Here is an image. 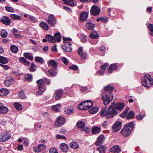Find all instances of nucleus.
I'll return each mask as SVG.
<instances>
[{"instance_id":"obj_1","label":"nucleus","mask_w":153,"mask_h":153,"mask_svg":"<svg viewBox=\"0 0 153 153\" xmlns=\"http://www.w3.org/2000/svg\"><path fill=\"white\" fill-rule=\"evenodd\" d=\"M125 106L124 103L118 102L115 103L113 102L107 109L106 108H102L100 112V115L102 117L105 116L107 119L112 118L122 111Z\"/></svg>"},{"instance_id":"obj_2","label":"nucleus","mask_w":153,"mask_h":153,"mask_svg":"<svg viewBox=\"0 0 153 153\" xmlns=\"http://www.w3.org/2000/svg\"><path fill=\"white\" fill-rule=\"evenodd\" d=\"M105 91L103 92L101 96L104 104L107 105L113 100L112 91H114V87L108 85L105 87Z\"/></svg>"},{"instance_id":"obj_3","label":"nucleus","mask_w":153,"mask_h":153,"mask_svg":"<svg viewBox=\"0 0 153 153\" xmlns=\"http://www.w3.org/2000/svg\"><path fill=\"white\" fill-rule=\"evenodd\" d=\"M134 126L132 122H130L126 124L124 128L121 130V133L125 137L129 136L132 131Z\"/></svg>"},{"instance_id":"obj_4","label":"nucleus","mask_w":153,"mask_h":153,"mask_svg":"<svg viewBox=\"0 0 153 153\" xmlns=\"http://www.w3.org/2000/svg\"><path fill=\"white\" fill-rule=\"evenodd\" d=\"M48 63L49 68L51 69L49 71V73L51 75L55 76L58 72V64L53 59L49 60Z\"/></svg>"},{"instance_id":"obj_5","label":"nucleus","mask_w":153,"mask_h":153,"mask_svg":"<svg viewBox=\"0 0 153 153\" xmlns=\"http://www.w3.org/2000/svg\"><path fill=\"white\" fill-rule=\"evenodd\" d=\"M141 83L143 86L149 88L150 85L153 84V79H152L150 75L146 74L142 78Z\"/></svg>"},{"instance_id":"obj_6","label":"nucleus","mask_w":153,"mask_h":153,"mask_svg":"<svg viewBox=\"0 0 153 153\" xmlns=\"http://www.w3.org/2000/svg\"><path fill=\"white\" fill-rule=\"evenodd\" d=\"M64 39L63 45L62 46L63 49L66 52H70L72 51L71 43L68 42L71 40V39Z\"/></svg>"},{"instance_id":"obj_7","label":"nucleus","mask_w":153,"mask_h":153,"mask_svg":"<svg viewBox=\"0 0 153 153\" xmlns=\"http://www.w3.org/2000/svg\"><path fill=\"white\" fill-rule=\"evenodd\" d=\"M11 133L9 132L2 133L0 135V143L7 141L11 138Z\"/></svg>"},{"instance_id":"obj_8","label":"nucleus","mask_w":153,"mask_h":153,"mask_svg":"<svg viewBox=\"0 0 153 153\" xmlns=\"http://www.w3.org/2000/svg\"><path fill=\"white\" fill-rule=\"evenodd\" d=\"M46 22L50 26H53L55 25L56 23V19L54 16L53 14H50Z\"/></svg>"},{"instance_id":"obj_9","label":"nucleus","mask_w":153,"mask_h":153,"mask_svg":"<svg viewBox=\"0 0 153 153\" xmlns=\"http://www.w3.org/2000/svg\"><path fill=\"white\" fill-rule=\"evenodd\" d=\"M36 82L39 84V91H38L37 93V95L38 94H42L43 92L44 91L45 89L44 88V82L43 78L39 80H38Z\"/></svg>"},{"instance_id":"obj_10","label":"nucleus","mask_w":153,"mask_h":153,"mask_svg":"<svg viewBox=\"0 0 153 153\" xmlns=\"http://www.w3.org/2000/svg\"><path fill=\"white\" fill-rule=\"evenodd\" d=\"M122 123L119 121L116 122L112 126L113 131L114 132H117L121 129L122 127Z\"/></svg>"},{"instance_id":"obj_11","label":"nucleus","mask_w":153,"mask_h":153,"mask_svg":"<svg viewBox=\"0 0 153 153\" xmlns=\"http://www.w3.org/2000/svg\"><path fill=\"white\" fill-rule=\"evenodd\" d=\"M65 122V119L62 116H59L55 121V125L57 127H60L64 124Z\"/></svg>"},{"instance_id":"obj_12","label":"nucleus","mask_w":153,"mask_h":153,"mask_svg":"<svg viewBox=\"0 0 153 153\" xmlns=\"http://www.w3.org/2000/svg\"><path fill=\"white\" fill-rule=\"evenodd\" d=\"M13 82V79L11 76L7 77L4 82V84L7 87L10 86Z\"/></svg>"},{"instance_id":"obj_13","label":"nucleus","mask_w":153,"mask_h":153,"mask_svg":"<svg viewBox=\"0 0 153 153\" xmlns=\"http://www.w3.org/2000/svg\"><path fill=\"white\" fill-rule=\"evenodd\" d=\"M100 11V9L97 6L94 5L92 7L91 11L92 15L96 16L99 14Z\"/></svg>"},{"instance_id":"obj_14","label":"nucleus","mask_w":153,"mask_h":153,"mask_svg":"<svg viewBox=\"0 0 153 153\" xmlns=\"http://www.w3.org/2000/svg\"><path fill=\"white\" fill-rule=\"evenodd\" d=\"M63 94V91L61 89L57 90L55 92V98L58 100L61 98Z\"/></svg>"},{"instance_id":"obj_15","label":"nucleus","mask_w":153,"mask_h":153,"mask_svg":"<svg viewBox=\"0 0 153 153\" xmlns=\"http://www.w3.org/2000/svg\"><path fill=\"white\" fill-rule=\"evenodd\" d=\"M8 111V109L6 106L0 103V114H4L7 113Z\"/></svg>"},{"instance_id":"obj_16","label":"nucleus","mask_w":153,"mask_h":153,"mask_svg":"<svg viewBox=\"0 0 153 153\" xmlns=\"http://www.w3.org/2000/svg\"><path fill=\"white\" fill-rule=\"evenodd\" d=\"M83 102L85 108V110L89 109L93 105V102L91 101L87 100Z\"/></svg>"},{"instance_id":"obj_17","label":"nucleus","mask_w":153,"mask_h":153,"mask_svg":"<svg viewBox=\"0 0 153 153\" xmlns=\"http://www.w3.org/2000/svg\"><path fill=\"white\" fill-rule=\"evenodd\" d=\"M46 147L45 145L40 144H39L38 146L34 147L33 150L35 152H38L45 149Z\"/></svg>"},{"instance_id":"obj_18","label":"nucleus","mask_w":153,"mask_h":153,"mask_svg":"<svg viewBox=\"0 0 153 153\" xmlns=\"http://www.w3.org/2000/svg\"><path fill=\"white\" fill-rule=\"evenodd\" d=\"M88 16V13L83 12L80 15V19L82 21H85L87 19Z\"/></svg>"},{"instance_id":"obj_19","label":"nucleus","mask_w":153,"mask_h":153,"mask_svg":"<svg viewBox=\"0 0 153 153\" xmlns=\"http://www.w3.org/2000/svg\"><path fill=\"white\" fill-rule=\"evenodd\" d=\"M1 21L4 24L7 25H9L10 23V19L6 16H4L3 18L1 20Z\"/></svg>"},{"instance_id":"obj_20","label":"nucleus","mask_w":153,"mask_h":153,"mask_svg":"<svg viewBox=\"0 0 153 153\" xmlns=\"http://www.w3.org/2000/svg\"><path fill=\"white\" fill-rule=\"evenodd\" d=\"M54 38H61L62 37L59 32L56 33L54 34ZM45 38H54L52 36L49 34H47L45 36Z\"/></svg>"},{"instance_id":"obj_21","label":"nucleus","mask_w":153,"mask_h":153,"mask_svg":"<svg viewBox=\"0 0 153 153\" xmlns=\"http://www.w3.org/2000/svg\"><path fill=\"white\" fill-rule=\"evenodd\" d=\"M86 28L89 30H93L95 27V25L91 22H88L86 24Z\"/></svg>"},{"instance_id":"obj_22","label":"nucleus","mask_w":153,"mask_h":153,"mask_svg":"<svg viewBox=\"0 0 153 153\" xmlns=\"http://www.w3.org/2000/svg\"><path fill=\"white\" fill-rule=\"evenodd\" d=\"M9 93V90L7 89L1 88L0 89V96H6Z\"/></svg>"},{"instance_id":"obj_23","label":"nucleus","mask_w":153,"mask_h":153,"mask_svg":"<svg viewBox=\"0 0 153 153\" xmlns=\"http://www.w3.org/2000/svg\"><path fill=\"white\" fill-rule=\"evenodd\" d=\"M118 68L117 65L115 63L111 64L109 67L108 72L112 73L113 70H114L117 69Z\"/></svg>"},{"instance_id":"obj_24","label":"nucleus","mask_w":153,"mask_h":153,"mask_svg":"<svg viewBox=\"0 0 153 153\" xmlns=\"http://www.w3.org/2000/svg\"><path fill=\"white\" fill-rule=\"evenodd\" d=\"M60 147L61 150L64 152H66L68 150V147L65 143H62L60 144Z\"/></svg>"},{"instance_id":"obj_25","label":"nucleus","mask_w":153,"mask_h":153,"mask_svg":"<svg viewBox=\"0 0 153 153\" xmlns=\"http://www.w3.org/2000/svg\"><path fill=\"white\" fill-rule=\"evenodd\" d=\"M12 32L13 33L15 37L18 38L22 37L21 35L20 34V32L16 29H13Z\"/></svg>"},{"instance_id":"obj_26","label":"nucleus","mask_w":153,"mask_h":153,"mask_svg":"<svg viewBox=\"0 0 153 153\" xmlns=\"http://www.w3.org/2000/svg\"><path fill=\"white\" fill-rule=\"evenodd\" d=\"M101 130V128L97 126L93 127L92 129V132L94 134H97L99 133Z\"/></svg>"},{"instance_id":"obj_27","label":"nucleus","mask_w":153,"mask_h":153,"mask_svg":"<svg viewBox=\"0 0 153 153\" xmlns=\"http://www.w3.org/2000/svg\"><path fill=\"white\" fill-rule=\"evenodd\" d=\"M120 149L119 147L117 146H113L110 149V151L112 152H120Z\"/></svg>"},{"instance_id":"obj_28","label":"nucleus","mask_w":153,"mask_h":153,"mask_svg":"<svg viewBox=\"0 0 153 153\" xmlns=\"http://www.w3.org/2000/svg\"><path fill=\"white\" fill-rule=\"evenodd\" d=\"M61 108V105L60 104H58L56 105H53L52 106V109L55 111H59Z\"/></svg>"},{"instance_id":"obj_29","label":"nucleus","mask_w":153,"mask_h":153,"mask_svg":"<svg viewBox=\"0 0 153 153\" xmlns=\"http://www.w3.org/2000/svg\"><path fill=\"white\" fill-rule=\"evenodd\" d=\"M89 36L91 38H97L99 37V36L97 33L95 31L92 32Z\"/></svg>"},{"instance_id":"obj_30","label":"nucleus","mask_w":153,"mask_h":153,"mask_svg":"<svg viewBox=\"0 0 153 153\" xmlns=\"http://www.w3.org/2000/svg\"><path fill=\"white\" fill-rule=\"evenodd\" d=\"M10 50L12 53H17L18 52V48L16 45H12L10 47Z\"/></svg>"},{"instance_id":"obj_31","label":"nucleus","mask_w":153,"mask_h":153,"mask_svg":"<svg viewBox=\"0 0 153 153\" xmlns=\"http://www.w3.org/2000/svg\"><path fill=\"white\" fill-rule=\"evenodd\" d=\"M100 153H103L105 152L106 147L105 146H102L97 149Z\"/></svg>"},{"instance_id":"obj_32","label":"nucleus","mask_w":153,"mask_h":153,"mask_svg":"<svg viewBox=\"0 0 153 153\" xmlns=\"http://www.w3.org/2000/svg\"><path fill=\"white\" fill-rule=\"evenodd\" d=\"M40 26L44 30H48L49 29L47 23H46L42 22L40 23Z\"/></svg>"},{"instance_id":"obj_33","label":"nucleus","mask_w":153,"mask_h":153,"mask_svg":"<svg viewBox=\"0 0 153 153\" xmlns=\"http://www.w3.org/2000/svg\"><path fill=\"white\" fill-rule=\"evenodd\" d=\"M65 3L72 7L74 6V4L73 0H62Z\"/></svg>"},{"instance_id":"obj_34","label":"nucleus","mask_w":153,"mask_h":153,"mask_svg":"<svg viewBox=\"0 0 153 153\" xmlns=\"http://www.w3.org/2000/svg\"><path fill=\"white\" fill-rule=\"evenodd\" d=\"M8 59L4 57L0 56V62L1 63L5 64L8 62Z\"/></svg>"},{"instance_id":"obj_35","label":"nucleus","mask_w":153,"mask_h":153,"mask_svg":"<svg viewBox=\"0 0 153 153\" xmlns=\"http://www.w3.org/2000/svg\"><path fill=\"white\" fill-rule=\"evenodd\" d=\"M25 79L28 81H31L32 79V76L30 74H26L25 76Z\"/></svg>"},{"instance_id":"obj_36","label":"nucleus","mask_w":153,"mask_h":153,"mask_svg":"<svg viewBox=\"0 0 153 153\" xmlns=\"http://www.w3.org/2000/svg\"><path fill=\"white\" fill-rule=\"evenodd\" d=\"M85 123L82 121L78 122L77 123V126L79 128H82L85 127Z\"/></svg>"},{"instance_id":"obj_37","label":"nucleus","mask_w":153,"mask_h":153,"mask_svg":"<svg viewBox=\"0 0 153 153\" xmlns=\"http://www.w3.org/2000/svg\"><path fill=\"white\" fill-rule=\"evenodd\" d=\"M98 108L96 107H93L92 108L89 110V112L90 113L94 114L97 112Z\"/></svg>"},{"instance_id":"obj_38","label":"nucleus","mask_w":153,"mask_h":153,"mask_svg":"<svg viewBox=\"0 0 153 153\" xmlns=\"http://www.w3.org/2000/svg\"><path fill=\"white\" fill-rule=\"evenodd\" d=\"M70 145L71 148L75 149H77L79 147L78 145L76 142L71 143Z\"/></svg>"},{"instance_id":"obj_39","label":"nucleus","mask_w":153,"mask_h":153,"mask_svg":"<svg viewBox=\"0 0 153 153\" xmlns=\"http://www.w3.org/2000/svg\"><path fill=\"white\" fill-rule=\"evenodd\" d=\"M24 56L28 59L29 60L31 61H32L33 59V57L32 55H31L29 53H24Z\"/></svg>"},{"instance_id":"obj_40","label":"nucleus","mask_w":153,"mask_h":153,"mask_svg":"<svg viewBox=\"0 0 153 153\" xmlns=\"http://www.w3.org/2000/svg\"><path fill=\"white\" fill-rule=\"evenodd\" d=\"M134 115V112L132 111H130L128 114L127 119H132Z\"/></svg>"},{"instance_id":"obj_41","label":"nucleus","mask_w":153,"mask_h":153,"mask_svg":"<svg viewBox=\"0 0 153 153\" xmlns=\"http://www.w3.org/2000/svg\"><path fill=\"white\" fill-rule=\"evenodd\" d=\"M10 16L13 20H20L21 19L20 16L15 14H11L10 15Z\"/></svg>"},{"instance_id":"obj_42","label":"nucleus","mask_w":153,"mask_h":153,"mask_svg":"<svg viewBox=\"0 0 153 153\" xmlns=\"http://www.w3.org/2000/svg\"><path fill=\"white\" fill-rule=\"evenodd\" d=\"M7 35V33L5 30H2L1 31V35L2 38H6Z\"/></svg>"},{"instance_id":"obj_43","label":"nucleus","mask_w":153,"mask_h":153,"mask_svg":"<svg viewBox=\"0 0 153 153\" xmlns=\"http://www.w3.org/2000/svg\"><path fill=\"white\" fill-rule=\"evenodd\" d=\"M14 106L16 109L19 111L22 108L21 104L17 102L15 103L14 104Z\"/></svg>"},{"instance_id":"obj_44","label":"nucleus","mask_w":153,"mask_h":153,"mask_svg":"<svg viewBox=\"0 0 153 153\" xmlns=\"http://www.w3.org/2000/svg\"><path fill=\"white\" fill-rule=\"evenodd\" d=\"M65 114H71L74 113L73 108H68L65 110Z\"/></svg>"},{"instance_id":"obj_45","label":"nucleus","mask_w":153,"mask_h":153,"mask_svg":"<svg viewBox=\"0 0 153 153\" xmlns=\"http://www.w3.org/2000/svg\"><path fill=\"white\" fill-rule=\"evenodd\" d=\"M35 60L36 62H39L40 63H42L44 62L43 59L42 57L39 56L35 58Z\"/></svg>"},{"instance_id":"obj_46","label":"nucleus","mask_w":153,"mask_h":153,"mask_svg":"<svg viewBox=\"0 0 153 153\" xmlns=\"http://www.w3.org/2000/svg\"><path fill=\"white\" fill-rule=\"evenodd\" d=\"M129 109V108H128L123 113L120 114V116L123 118L125 117L126 116L127 114L128 113Z\"/></svg>"},{"instance_id":"obj_47","label":"nucleus","mask_w":153,"mask_h":153,"mask_svg":"<svg viewBox=\"0 0 153 153\" xmlns=\"http://www.w3.org/2000/svg\"><path fill=\"white\" fill-rule=\"evenodd\" d=\"M105 139L104 136L103 135H100L97 138V140L98 142L102 143Z\"/></svg>"},{"instance_id":"obj_48","label":"nucleus","mask_w":153,"mask_h":153,"mask_svg":"<svg viewBox=\"0 0 153 153\" xmlns=\"http://www.w3.org/2000/svg\"><path fill=\"white\" fill-rule=\"evenodd\" d=\"M89 39V42L91 44L95 45L96 44L97 42L98 41L96 40L95 39Z\"/></svg>"},{"instance_id":"obj_49","label":"nucleus","mask_w":153,"mask_h":153,"mask_svg":"<svg viewBox=\"0 0 153 153\" xmlns=\"http://www.w3.org/2000/svg\"><path fill=\"white\" fill-rule=\"evenodd\" d=\"M84 105V102H82L78 106L79 108L81 110H85Z\"/></svg>"},{"instance_id":"obj_50","label":"nucleus","mask_w":153,"mask_h":153,"mask_svg":"<svg viewBox=\"0 0 153 153\" xmlns=\"http://www.w3.org/2000/svg\"><path fill=\"white\" fill-rule=\"evenodd\" d=\"M55 137L56 138L58 139H66V138L64 136L58 134L56 135Z\"/></svg>"},{"instance_id":"obj_51","label":"nucleus","mask_w":153,"mask_h":153,"mask_svg":"<svg viewBox=\"0 0 153 153\" xmlns=\"http://www.w3.org/2000/svg\"><path fill=\"white\" fill-rule=\"evenodd\" d=\"M19 96L22 98H24L25 97V94L23 91H21L19 93Z\"/></svg>"},{"instance_id":"obj_52","label":"nucleus","mask_w":153,"mask_h":153,"mask_svg":"<svg viewBox=\"0 0 153 153\" xmlns=\"http://www.w3.org/2000/svg\"><path fill=\"white\" fill-rule=\"evenodd\" d=\"M62 62L65 64L67 65L68 64V60L65 57H63L62 58Z\"/></svg>"},{"instance_id":"obj_53","label":"nucleus","mask_w":153,"mask_h":153,"mask_svg":"<svg viewBox=\"0 0 153 153\" xmlns=\"http://www.w3.org/2000/svg\"><path fill=\"white\" fill-rule=\"evenodd\" d=\"M50 153H58L56 149L51 148L49 150Z\"/></svg>"},{"instance_id":"obj_54","label":"nucleus","mask_w":153,"mask_h":153,"mask_svg":"<svg viewBox=\"0 0 153 153\" xmlns=\"http://www.w3.org/2000/svg\"><path fill=\"white\" fill-rule=\"evenodd\" d=\"M145 115L140 114L136 116V118L138 120H142L144 117Z\"/></svg>"},{"instance_id":"obj_55","label":"nucleus","mask_w":153,"mask_h":153,"mask_svg":"<svg viewBox=\"0 0 153 153\" xmlns=\"http://www.w3.org/2000/svg\"><path fill=\"white\" fill-rule=\"evenodd\" d=\"M6 10L7 11H9L11 12H14V10L12 7H5Z\"/></svg>"},{"instance_id":"obj_56","label":"nucleus","mask_w":153,"mask_h":153,"mask_svg":"<svg viewBox=\"0 0 153 153\" xmlns=\"http://www.w3.org/2000/svg\"><path fill=\"white\" fill-rule=\"evenodd\" d=\"M84 52L83 51L82 48V47H80L78 51V53L79 54V55H82V54Z\"/></svg>"},{"instance_id":"obj_57","label":"nucleus","mask_w":153,"mask_h":153,"mask_svg":"<svg viewBox=\"0 0 153 153\" xmlns=\"http://www.w3.org/2000/svg\"><path fill=\"white\" fill-rule=\"evenodd\" d=\"M108 63H105L104 65H102L101 66V68L103 70H105V68L108 67Z\"/></svg>"},{"instance_id":"obj_58","label":"nucleus","mask_w":153,"mask_h":153,"mask_svg":"<svg viewBox=\"0 0 153 153\" xmlns=\"http://www.w3.org/2000/svg\"><path fill=\"white\" fill-rule=\"evenodd\" d=\"M82 55H80L81 56V58L82 59H85L87 56V54L86 53L84 52L82 54Z\"/></svg>"},{"instance_id":"obj_59","label":"nucleus","mask_w":153,"mask_h":153,"mask_svg":"<svg viewBox=\"0 0 153 153\" xmlns=\"http://www.w3.org/2000/svg\"><path fill=\"white\" fill-rule=\"evenodd\" d=\"M148 28L150 31L153 33V25L151 24H149Z\"/></svg>"},{"instance_id":"obj_60","label":"nucleus","mask_w":153,"mask_h":153,"mask_svg":"<svg viewBox=\"0 0 153 153\" xmlns=\"http://www.w3.org/2000/svg\"><path fill=\"white\" fill-rule=\"evenodd\" d=\"M88 88L86 87H82L81 88L80 90L82 92H84L87 91Z\"/></svg>"},{"instance_id":"obj_61","label":"nucleus","mask_w":153,"mask_h":153,"mask_svg":"<svg viewBox=\"0 0 153 153\" xmlns=\"http://www.w3.org/2000/svg\"><path fill=\"white\" fill-rule=\"evenodd\" d=\"M44 82H45L48 85H50V81L49 79H47L46 78H43Z\"/></svg>"},{"instance_id":"obj_62","label":"nucleus","mask_w":153,"mask_h":153,"mask_svg":"<svg viewBox=\"0 0 153 153\" xmlns=\"http://www.w3.org/2000/svg\"><path fill=\"white\" fill-rule=\"evenodd\" d=\"M19 61H20L23 64L25 63V62L26 61V60H27L25 58L23 57H20L19 58Z\"/></svg>"},{"instance_id":"obj_63","label":"nucleus","mask_w":153,"mask_h":153,"mask_svg":"<svg viewBox=\"0 0 153 153\" xmlns=\"http://www.w3.org/2000/svg\"><path fill=\"white\" fill-rule=\"evenodd\" d=\"M69 68L73 70H76L78 69V67L77 66L74 65L70 66L69 67Z\"/></svg>"},{"instance_id":"obj_64","label":"nucleus","mask_w":153,"mask_h":153,"mask_svg":"<svg viewBox=\"0 0 153 153\" xmlns=\"http://www.w3.org/2000/svg\"><path fill=\"white\" fill-rule=\"evenodd\" d=\"M56 45H54L51 48L52 51L53 52H56L57 51V50L56 48Z\"/></svg>"}]
</instances>
